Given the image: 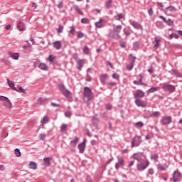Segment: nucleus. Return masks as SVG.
Segmentation results:
<instances>
[{"instance_id":"1","label":"nucleus","mask_w":182,"mask_h":182,"mask_svg":"<svg viewBox=\"0 0 182 182\" xmlns=\"http://www.w3.org/2000/svg\"><path fill=\"white\" fill-rule=\"evenodd\" d=\"M83 99L85 102H89L93 99V92H92V89L89 87H85L83 92Z\"/></svg>"},{"instance_id":"2","label":"nucleus","mask_w":182,"mask_h":182,"mask_svg":"<svg viewBox=\"0 0 182 182\" xmlns=\"http://www.w3.org/2000/svg\"><path fill=\"white\" fill-rule=\"evenodd\" d=\"M0 102H3V105L6 109H12V102H11L9 97L0 96Z\"/></svg>"},{"instance_id":"3","label":"nucleus","mask_w":182,"mask_h":182,"mask_svg":"<svg viewBox=\"0 0 182 182\" xmlns=\"http://www.w3.org/2000/svg\"><path fill=\"white\" fill-rule=\"evenodd\" d=\"M133 157L134 160H136L137 161H139V163H141L143 161H147V159H146V156H144V154H143L142 153L134 154L133 155Z\"/></svg>"},{"instance_id":"4","label":"nucleus","mask_w":182,"mask_h":182,"mask_svg":"<svg viewBox=\"0 0 182 182\" xmlns=\"http://www.w3.org/2000/svg\"><path fill=\"white\" fill-rule=\"evenodd\" d=\"M141 141V136H135L132 142V147H137L138 146H140Z\"/></svg>"},{"instance_id":"5","label":"nucleus","mask_w":182,"mask_h":182,"mask_svg":"<svg viewBox=\"0 0 182 182\" xmlns=\"http://www.w3.org/2000/svg\"><path fill=\"white\" fill-rule=\"evenodd\" d=\"M149 161L139 162V164H137V170L139 171H143V170H145V168H147V167H149Z\"/></svg>"},{"instance_id":"6","label":"nucleus","mask_w":182,"mask_h":182,"mask_svg":"<svg viewBox=\"0 0 182 182\" xmlns=\"http://www.w3.org/2000/svg\"><path fill=\"white\" fill-rule=\"evenodd\" d=\"M162 89H164V90H166V92H168L169 93H173V92H176V87L174 85L166 83L163 85Z\"/></svg>"},{"instance_id":"7","label":"nucleus","mask_w":182,"mask_h":182,"mask_svg":"<svg viewBox=\"0 0 182 182\" xmlns=\"http://www.w3.org/2000/svg\"><path fill=\"white\" fill-rule=\"evenodd\" d=\"M172 122L171 117L166 116L163 117L161 120V124H163V126H167V124H170Z\"/></svg>"},{"instance_id":"8","label":"nucleus","mask_w":182,"mask_h":182,"mask_svg":"<svg viewBox=\"0 0 182 182\" xmlns=\"http://www.w3.org/2000/svg\"><path fill=\"white\" fill-rule=\"evenodd\" d=\"M59 89L60 90H61L63 95L65 96V97H69V91L66 90V88L65 87V85H63V84H60Z\"/></svg>"},{"instance_id":"9","label":"nucleus","mask_w":182,"mask_h":182,"mask_svg":"<svg viewBox=\"0 0 182 182\" xmlns=\"http://www.w3.org/2000/svg\"><path fill=\"white\" fill-rule=\"evenodd\" d=\"M173 178L174 182L178 181L181 179V173L178 172V171H175L173 175Z\"/></svg>"},{"instance_id":"10","label":"nucleus","mask_w":182,"mask_h":182,"mask_svg":"<svg viewBox=\"0 0 182 182\" xmlns=\"http://www.w3.org/2000/svg\"><path fill=\"white\" fill-rule=\"evenodd\" d=\"M78 149L80 150V153H85V150L86 149V139H84L83 142L78 145Z\"/></svg>"},{"instance_id":"11","label":"nucleus","mask_w":182,"mask_h":182,"mask_svg":"<svg viewBox=\"0 0 182 182\" xmlns=\"http://www.w3.org/2000/svg\"><path fill=\"white\" fill-rule=\"evenodd\" d=\"M135 103L139 107H146L147 106V102L146 101H142L141 100H136Z\"/></svg>"},{"instance_id":"12","label":"nucleus","mask_w":182,"mask_h":182,"mask_svg":"<svg viewBox=\"0 0 182 182\" xmlns=\"http://www.w3.org/2000/svg\"><path fill=\"white\" fill-rule=\"evenodd\" d=\"M75 59L77 61V69H82L83 68V65L85 64V60H80L79 58H77V55H75Z\"/></svg>"},{"instance_id":"13","label":"nucleus","mask_w":182,"mask_h":182,"mask_svg":"<svg viewBox=\"0 0 182 182\" xmlns=\"http://www.w3.org/2000/svg\"><path fill=\"white\" fill-rule=\"evenodd\" d=\"M131 25H132V26H134V28H135V29H140L141 31L143 30V26H141V24L139 23L138 22L132 21L131 23Z\"/></svg>"},{"instance_id":"14","label":"nucleus","mask_w":182,"mask_h":182,"mask_svg":"<svg viewBox=\"0 0 182 182\" xmlns=\"http://www.w3.org/2000/svg\"><path fill=\"white\" fill-rule=\"evenodd\" d=\"M134 97H139V98L144 97V92H143L140 90H136V93L134 94Z\"/></svg>"},{"instance_id":"15","label":"nucleus","mask_w":182,"mask_h":182,"mask_svg":"<svg viewBox=\"0 0 182 182\" xmlns=\"http://www.w3.org/2000/svg\"><path fill=\"white\" fill-rule=\"evenodd\" d=\"M109 36L111 38H113L114 39H119L120 36L119 35L118 33H116L115 31H112L109 33Z\"/></svg>"},{"instance_id":"16","label":"nucleus","mask_w":182,"mask_h":182,"mask_svg":"<svg viewBox=\"0 0 182 182\" xmlns=\"http://www.w3.org/2000/svg\"><path fill=\"white\" fill-rule=\"evenodd\" d=\"M43 161H44L43 163L44 166H46V167H48V166H50V161H52V158L50 157L44 158Z\"/></svg>"},{"instance_id":"17","label":"nucleus","mask_w":182,"mask_h":182,"mask_svg":"<svg viewBox=\"0 0 182 182\" xmlns=\"http://www.w3.org/2000/svg\"><path fill=\"white\" fill-rule=\"evenodd\" d=\"M8 85L11 89H13V90H18V88L15 87V82L14 81L10 80L9 79H7Z\"/></svg>"},{"instance_id":"18","label":"nucleus","mask_w":182,"mask_h":182,"mask_svg":"<svg viewBox=\"0 0 182 182\" xmlns=\"http://www.w3.org/2000/svg\"><path fill=\"white\" fill-rule=\"evenodd\" d=\"M107 77H109V75L107 74H104L100 76V80L102 85H106V80H107Z\"/></svg>"},{"instance_id":"19","label":"nucleus","mask_w":182,"mask_h":182,"mask_svg":"<svg viewBox=\"0 0 182 182\" xmlns=\"http://www.w3.org/2000/svg\"><path fill=\"white\" fill-rule=\"evenodd\" d=\"M177 11V9L173 6H169L165 9V12L167 14V12H176Z\"/></svg>"},{"instance_id":"20","label":"nucleus","mask_w":182,"mask_h":182,"mask_svg":"<svg viewBox=\"0 0 182 182\" xmlns=\"http://www.w3.org/2000/svg\"><path fill=\"white\" fill-rule=\"evenodd\" d=\"M10 58H11V59H14L15 60H18V59H19V54L16 53H10Z\"/></svg>"},{"instance_id":"21","label":"nucleus","mask_w":182,"mask_h":182,"mask_svg":"<svg viewBox=\"0 0 182 182\" xmlns=\"http://www.w3.org/2000/svg\"><path fill=\"white\" fill-rule=\"evenodd\" d=\"M113 31L114 32L119 33L120 31H122V26L113 25Z\"/></svg>"},{"instance_id":"22","label":"nucleus","mask_w":182,"mask_h":182,"mask_svg":"<svg viewBox=\"0 0 182 182\" xmlns=\"http://www.w3.org/2000/svg\"><path fill=\"white\" fill-rule=\"evenodd\" d=\"M103 22H105V20H103V18H100L98 22L95 23L96 28H102L103 26Z\"/></svg>"},{"instance_id":"23","label":"nucleus","mask_w":182,"mask_h":182,"mask_svg":"<svg viewBox=\"0 0 182 182\" xmlns=\"http://www.w3.org/2000/svg\"><path fill=\"white\" fill-rule=\"evenodd\" d=\"M29 167L30 168H31L32 170H36V168H38V165L36 164V162L34 161H31L29 164Z\"/></svg>"},{"instance_id":"24","label":"nucleus","mask_w":182,"mask_h":182,"mask_svg":"<svg viewBox=\"0 0 182 182\" xmlns=\"http://www.w3.org/2000/svg\"><path fill=\"white\" fill-rule=\"evenodd\" d=\"M39 69H41V70H48V65L43 63H41L38 65Z\"/></svg>"},{"instance_id":"25","label":"nucleus","mask_w":182,"mask_h":182,"mask_svg":"<svg viewBox=\"0 0 182 182\" xmlns=\"http://www.w3.org/2000/svg\"><path fill=\"white\" fill-rule=\"evenodd\" d=\"M79 141V138L75 137L73 141H70V146L73 147H75L76 144H77V142Z\"/></svg>"},{"instance_id":"26","label":"nucleus","mask_w":182,"mask_h":182,"mask_svg":"<svg viewBox=\"0 0 182 182\" xmlns=\"http://www.w3.org/2000/svg\"><path fill=\"white\" fill-rule=\"evenodd\" d=\"M54 48H55V49H60V48H62V43H60V41H56L54 43Z\"/></svg>"},{"instance_id":"27","label":"nucleus","mask_w":182,"mask_h":182,"mask_svg":"<svg viewBox=\"0 0 182 182\" xmlns=\"http://www.w3.org/2000/svg\"><path fill=\"white\" fill-rule=\"evenodd\" d=\"M73 9H74L75 11H76V12H77V14H79L80 15H83V11H82V10L79 8V6L75 5V6H73Z\"/></svg>"},{"instance_id":"28","label":"nucleus","mask_w":182,"mask_h":182,"mask_svg":"<svg viewBox=\"0 0 182 182\" xmlns=\"http://www.w3.org/2000/svg\"><path fill=\"white\" fill-rule=\"evenodd\" d=\"M129 60L130 63H133L134 65V62H136V57H134L133 54H130L129 55Z\"/></svg>"},{"instance_id":"29","label":"nucleus","mask_w":182,"mask_h":182,"mask_svg":"<svg viewBox=\"0 0 182 182\" xmlns=\"http://www.w3.org/2000/svg\"><path fill=\"white\" fill-rule=\"evenodd\" d=\"M155 42L156 44L154 46V48H160V38H159V37H155Z\"/></svg>"},{"instance_id":"30","label":"nucleus","mask_w":182,"mask_h":182,"mask_svg":"<svg viewBox=\"0 0 182 182\" xmlns=\"http://www.w3.org/2000/svg\"><path fill=\"white\" fill-rule=\"evenodd\" d=\"M172 73L173 75H175L176 77H182V75L181 74V73L176 70H172Z\"/></svg>"},{"instance_id":"31","label":"nucleus","mask_w":182,"mask_h":182,"mask_svg":"<svg viewBox=\"0 0 182 182\" xmlns=\"http://www.w3.org/2000/svg\"><path fill=\"white\" fill-rule=\"evenodd\" d=\"M135 127H136V129H141L143 127V126H144V124L141 122H139L134 124Z\"/></svg>"},{"instance_id":"32","label":"nucleus","mask_w":182,"mask_h":182,"mask_svg":"<svg viewBox=\"0 0 182 182\" xmlns=\"http://www.w3.org/2000/svg\"><path fill=\"white\" fill-rule=\"evenodd\" d=\"M159 89H160V87H151V89H149L148 90V93H154V92H157L159 90Z\"/></svg>"},{"instance_id":"33","label":"nucleus","mask_w":182,"mask_h":182,"mask_svg":"<svg viewBox=\"0 0 182 182\" xmlns=\"http://www.w3.org/2000/svg\"><path fill=\"white\" fill-rule=\"evenodd\" d=\"M18 31H23L25 29V25L23 24V23L20 22L18 25Z\"/></svg>"},{"instance_id":"34","label":"nucleus","mask_w":182,"mask_h":182,"mask_svg":"<svg viewBox=\"0 0 182 182\" xmlns=\"http://www.w3.org/2000/svg\"><path fill=\"white\" fill-rule=\"evenodd\" d=\"M49 122V117H48V116H46L43 118L41 123L43 124H46V123Z\"/></svg>"},{"instance_id":"35","label":"nucleus","mask_w":182,"mask_h":182,"mask_svg":"<svg viewBox=\"0 0 182 182\" xmlns=\"http://www.w3.org/2000/svg\"><path fill=\"white\" fill-rule=\"evenodd\" d=\"M153 137H154V135L153 134L152 132H149L147 134V135L146 136L145 139L146 140H150V139H153Z\"/></svg>"},{"instance_id":"36","label":"nucleus","mask_w":182,"mask_h":182,"mask_svg":"<svg viewBox=\"0 0 182 182\" xmlns=\"http://www.w3.org/2000/svg\"><path fill=\"white\" fill-rule=\"evenodd\" d=\"M161 114L160 113V112L156 111V112H153L152 114H151V116H152L153 117H159V116H161Z\"/></svg>"},{"instance_id":"37","label":"nucleus","mask_w":182,"mask_h":182,"mask_svg":"<svg viewBox=\"0 0 182 182\" xmlns=\"http://www.w3.org/2000/svg\"><path fill=\"white\" fill-rule=\"evenodd\" d=\"M17 90L16 92H21V93H26V90L21 86L17 87Z\"/></svg>"},{"instance_id":"38","label":"nucleus","mask_w":182,"mask_h":182,"mask_svg":"<svg viewBox=\"0 0 182 182\" xmlns=\"http://www.w3.org/2000/svg\"><path fill=\"white\" fill-rule=\"evenodd\" d=\"M151 160H154V161H155L156 163L158 161L159 156H157V154H154L151 156Z\"/></svg>"},{"instance_id":"39","label":"nucleus","mask_w":182,"mask_h":182,"mask_svg":"<svg viewBox=\"0 0 182 182\" xmlns=\"http://www.w3.org/2000/svg\"><path fill=\"white\" fill-rule=\"evenodd\" d=\"M14 151L16 157H21V150L19 149L16 148Z\"/></svg>"},{"instance_id":"40","label":"nucleus","mask_w":182,"mask_h":182,"mask_svg":"<svg viewBox=\"0 0 182 182\" xmlns=\"http://www.w3.org/2000/svg\"><path fill=\"white\" fill-rule=\"evenodd\" d=\"M60 130H61V132H66V130H68V125H66V124H63V125H61V127H60Z\"/></svg>"},{"instance_id":"41","label":"nucleus","mask_w":182,"mask_h":182,"mask_svg":"<svg viewBox=\"0 0 182 182\" xmlns=\"http://www.w3.org/2000/svg\"><path fill=\"white\" fill-rule=\"evenodd\" d=\"M139 77H140V79L139 80V83H140V85H142V86H147V84L146 83H143L142 80H143V76H141V75H139Z\"/></svg>"},{"instance_id":"42","label":"nucleus","mask_w":182,"mask_h":182,"mask_svg":"<svg viewBox=\"0 0 182 182\" xmlns=\"http://www.w3.org/2000/svg\"><path fill=\"white\" fill-rule=\"evenodd\" d=\"M133 66H134V64L133 63H130L127 66V70H132V69H133Z\"/></svg>"},{"instance_id":"43","label":"nucleus","mask_w":182,"mask_h":182,"mask_svg":"<svg viewBox=\"0 0 182 182\" xmlns=\"http://www.w3.org/2000/svg\"><path fill=\"white\" fill-rule=\"evenodd\" d=\"M118 164L119 166H124V160H123V158H119V159Z\"/></svg>"},{"instance_id":"44","label":"nucleus","mask_w":182,"mask_h":182,"mask_svg":"<svg viewBox=\"0 0 182 182\" xmlns=\"http://www.w3.org/2000/svg\"><path fill=\"white\" fill-rule=\"evenodd\" d=\"M112 0H109L108 1H107L105 3L106 8H110V6H112Z\"/></svg>"},{"instance_id":"45","label":"nucleus","mask_w":182,"mask_h":182,"mask_svg":"<svg viewBox=\"0 0 182 182\" xmlns=\"http://www.w3.org/2000/svg\"><path fill=\"white\" fill-rule=\"evenodd\" d=\"M84 53L86 55H89L90 49L87 48V46H85L83 49Z\"/></svg>"},{"instance_id":"46","label":"nucleus","mask_w":182,"mask_h":182,"mask_svg":"<svg viewBox=\"0 0 182 182\" xmlns=\"http://www.w3.org/2000/svg\"><path fill=\"white\" fill-rule=\"evenodd\" d=\"M82 23H89V19L87 18H83L81 20Z\"/></svg>"},{"instance_id":"47","label":"nucleus","mask_w":182,"mask_h":182,"mask_svg":"<svg viewBox=\"0 0 182 182\" xmlns=\"http://www.w3.org/2000/svg\"><path fill=\"white\" fill-rule=\"evenodd\" d=\"M63 31V26H59V28L57 30L58 33H62Z\"/></svg>"},{"instance_id":"48","label":"nucleus","mask_w":182,"mask_h":182,"mask_svg":"<svg viewBox=\"0 0 182 182\" xmlns=\"http://www.w3.org/2000/svg\"><path fill=\"white\" fill-rule=\"evenodd\" d=\"M38 136H39L40 140H43V141L45 140V138H46L45 134H40L38 135Z\"/></svg>"},{"instance_id":"49","label":"nucleus","mask_w":182,"mask_h":182,"mask_svg":"<svg viewBox=\"0 0 182 182\" xmlns=\"http://www.w3.org/2000/svg\"><path fill=\"white\" fill-rule=\"evenodd\" d=\"M158 169L161 170L162 171H164V170H166V168H164L161 164H159Z\"/></svg>"},{"instance_id":"50","label":"nucleus","mask_w":182,"mask_h":182,"mask_svg":"<svg viewBox=\"0 0 182 182\" xmlns=\"http://www.w3.org/2000/svg\"><path fill=\"white\" fill-rule=\"evenodd\" d=\"M51 106H53V107H60L59 104H56L55 102H51Z\"/></svg>"},{"instance_id":"51","label":"nucleus","mask_w":182,"mask_h":182,"mask_svg":"<svg viewBox=\"0 0 182 182\" xmlns=\"http://www.w3.org/2000/svg\"><path fill=\"white\" fill-rule=\"evenodd\" d=\"M55 56H53L52 55L49 56V61L50 62H53V60H55Z\"/></svg>"},{"instance_id":"52","label":"nucleus","mask_w":182,"mask_h":182,"mask_svg":"<svg viewBox=\"0 0 182 182\" xmlns=\"http://www.w3.org/2000/svg\"><path fill=\"white\" fill-rule=\"evenodd\" d=\"M148 173L151 174V176H153V174H154V170H153V168L149 169Z\"/></svg>"},{"instance_id":"53","label":"nucleus","mask_w":182,"mask_h":182,"mask_svg":"<svg viewBox=\"0 0 182 182\" xmlns=\"http://www.w3.org/2000/svg\"><path fill=\"white\" fill-rule=\"evenodd\" d=\"M39 65H41L40 61H36V62L34 63V67H35V68H39Z\"/></svg>"},{"instance_id":"54","label":"nucleus","mask_w":182,"mask_h":182,"mask_svg":"<svg viewBox=\"0 0 182 182\" xmlns=\"http://www.w3.org/2000/svg\"><path fill=\"white\" fill-rule=\"evenodd\" d=\"M106 109H107V110H112V105L107 104Z\"/></svg>"},{"instance_id":"55","label":"nucleus","mask_w":182,"mask_h":182,"mask_svg":"<svg viewBox=\"0 0 182 182\" xmlns=\"http://www.w3.org/2000/svg\"><path fill=\"white\" fill-rule=\"evenodd\" d=\"M124 18V16H123V14H118L117 21H120V19H123Z\"/></svg>"},{"instance_id":"56","label":"nucleus","mask_w":182,"mask_h":182,"mask_svg":"<svg viewBox=\"0 0 182 182\" xmlns=\"http://www.w3.org/2000/svg\"><path fill=\"white\" fill-rule=\"evenodd\" d=\"M70 33H71V35H75V28L71 27V30L70 31Z\"/></svg>"},{"instance_id":"57","label":"nucleus","mask_w":182,"mask_h":182,"mask_svg":"<svg viewBox=\"0 0 182 182\" xmlns=\"http://www.w3.org/2000/svg\"><path fill=\"white\" fill-rule=\"evenodd\" d=\"M83 36H85V34H83V33H78L77 38H82Z\"/></svg>"},{"instance_id":"58","label":"nucleus","mask_w":182,"mask_h":182,"mask_svg":"<svg viewBox=\"0 0 182 182\" xmlns=\"http://www.w3.org/2000/svg\"><path fill=\"white\" fill-rule=\"evenodd\" d=\"M112 77L114 79H119V75L114 73V74L112 75Z\"/></svg>"},{"instance_id":"59","label":"nucleus","mask_w":182,"mask_h":182,"mask_svg":"<svg viewBox=\"0 0 182 182\" xmlns=\"http://www.w3.org/2000/svg\"><path fill=\"white\" fill-rule=\"evenodd\" d=\"M32 6H33V8H35V9H36V8H38V4H36V3H35V2H33Z\"/></svg>"},{"instance_id":"60","label":"nucleus","mask_w":182,"mask_h":182,"mask_svg":"<svg viewBox=\"0 0 182 182\" xmlns=\"http://www.w3.org/2000/svg\"><path fill=\"white\" fill-rule=\"evenodd\" d=\"M120 46H121L122 48H126V43L122 42V43H120Z\"/></svg>"},{"instance_id":"61","label":"nucleus","mask_w":182,"mask_h":182,"mask_svg":"<svg viewBox=\"0 0 182 182\" xmlns=\"http://www.w3.org/2000/svg\"><path fill=\"white\" fill-rule=\"evenodd\" d=\"M120 166H122V165H119V164H115V168H116V170H119V168H120Z\"/></svg>"},{"instance_id":"62","label":"nucleus","mask_w":182,"mask_h":182,"mask_svg":"<svg viewBox=\"0 0 182 182\" xmlns=\"http://www.w3.org/2000/svg\"><path fill=\"white\" fill-rule=\"evenodd\" d=\"M58 8H59L60 9V8H63V3L60 2L59 3Z\"/></svg>"},{"instance_id":"63","label":"nucleus","mask_w":182,"mask_h":182,"mask_svg":"<svg viewBox=\"0 0 182 182\" xmlns=\"http://www.w3.org/2000/svg\"><path fill=\"white\" fill-rule=\"evenodd\" d=\"M149 15H153V9H150L149 11H148Z\"/></svg>"},{"instance_id":"64","label":"nucleus","mask_w":182,"mask_h":182,"mask_svg":"<svg viewBox=\"0 0 182 182\" xmlns=\"http://www.w3.org/2000/svg\"><path fill=\"white\" fill-rule=\"evenodd\" d=\"M110 86H116V82L112 81L109 82Z\"/></svg>"}]
</instances>
